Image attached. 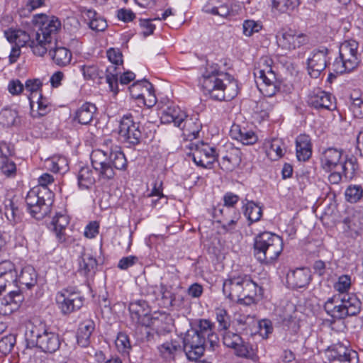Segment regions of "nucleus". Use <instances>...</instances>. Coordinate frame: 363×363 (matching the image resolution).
<instances>
[{"mask_svg":"<svg viewBox=\"0 0 363 363\" xmlns=\"http://www.w3.org/2000/svg\"><path fill=\"white\" fill-rule=\"evenodd\" d=\"M129 311L132 320L142 326L145 318L152 315L147 301L143 300L132 301L129 305Z\"/></svg>","mask_w":363,"mask_h":363,"instance_id":"aec40b11","label":"nucleus"},{"mask_svg":"<svg viewBox=\"0 0 363 363\" xmlns=\"http://www.w3.org/2000/svg\"><path fill=\"white\" fill-rule=\"evenodd\" d=\"M30 114L33 118L44 116L51 111L50 100L40 94L35 99L29 97Z\"/></svg>","mask_w":363,"mask_h":363,"instance_id":"b1692460","label":"nucleus"},{"mask_svg":"<svg viewBox=\"0 0 363 363\" xmlns=\"http://www.w3.org/2000/svg\"><path fill=\"white\" fill-rule=\"evenodd\" d=\"M31 337L36 345L45 352H54L60 345L59 336L45 323L35 325L31 331Z\"/></svg>","mask_w":363,"mask_h":363,"instance_id":"6e6552de","label":"nucleus"},{"mask_svg":"<svg viewBox=\"0 0 363 363\" xmlns=\"http://www.w3.org/2000/svg\"><path fill=\"white\" fill-rule=\"evenodd\" d=\"M342 169L343 177L346 180L354 179L359 170L357 158L353 155L346 156L342 164Z\"/></svg>","mask_w":363,"mask_h":363,"instance_id":"37998d69","label":"nucleus"},{"mask_svg":"<svg viewBox=\"0 0 363 363\" xmlns=\"http://www.w3.org/2000/svg\"><path fill=\"white\" fill-rule=\"evenodd\" d=\"M143 326L150 328L158 335H164L171 331L173 323L172 318L164 312L155 311L145 318Z\"/></svg>","mask_w":363,"mask_h":363,"instance_id":"f3484780","label":"nucleus"},{"mask_svg":"<svg viewBox=\"0 0 363 363\" xmlns=\"http://www.w3.org/2000/svg\"><path fill=\"white\" fill-rule=\"evenodd\" d=\"M189 325L190 328L183 336V351L188 359L198 360L203 354L206 339L192 324Z\"/></svg>","mask_w":363,"mask_h":363,"instance_id":"9d476101","label":"nucleus"},{"mask_svg":"<svg viewBox=\"0 0 363 363\" xmlns=\"http://www.w3.org/2000/svg\"><path fill=\"white\" fill-rule=\"evenodd\" d=\"M162 101L157 103V107L160 115V120L162 123H169L173 122L176 126H179L182 123V118H179V111L168 105L166 108H164Z\"/></svg>","mask_w":363,"mask_h":363,"instance_id":"f704fd0d","label":"nucleus"},{"mask_svg":"<svg viewBox=\"0 0 363 363\" xmlns=\"http://www.w3.org/2000/svg\"><path fill=\"white\" fill-rule=\"evenodd\" d=\"M241 338L238 334L227 331L223 335V342L226 347L234 350L238 344L241 342Z\"/></svg>","mask_w":363,"mask_h":363,"instance_id":"680f3d73","label":"nucleus"},{"mask_svg":"<svg viewBox=\"0 0 363 363\" xmlns=\"http://www.w3.org/2000/svg\"><path fill=\"white\" fill-rule=\"evenodd\" d=\"M358 43L350 40L342 43L339 49V57L332 63L331 69L337 74L349 72L357 67L360 62Z\"/></svg>","mask_w":363,"mask_h":363,"instance_id":"423d86ee","label":"nucleus"},{"mask_svg":"<svg viewBox=\"0 0 363 363\" xmlns=\"http://www.w3.org/2000/svg\"><path fill=\"white\" fill-rule=\"evenodd\" d=\"M332 50L325 46L314 49L307 59V70L313 78H318L329 65Z\"/></svg>","mask_w":363,"mask_h":363,"instance_id":"ddd939ff","label":"nucleus"},{"mask_svg":"<svg viewBox=\"0 0 363 363\" xmlns=\"http://www.w3.org/2000/svg\"><path fill=\"white\" fill-rule=\"evenodd\" d=\"M245 291L242 294L240 301H239L238 303L245 306H250L255 303L257 298L262 296V288L259 287L252 280L251 282L245 284Z\"/></svg>","mask_w":363,"mask_h":363,"instance_id":"473e14b6","label":"nucleus"},{"mask_svg":"<svg viewBox=\"0 0 363 363\" xmlns=\"http://www.w3.org/2000/svg\"><path fill=\"white\" fill-rule=\"evenodd\" d=\"M117 351L123 355H128L131 350V343L128 335L119 333L115 340Z\"/></svg>","mask_w":363,"mask_h":363,"instance_id":"603ef678","label":"nucleus"},{"mask_svg":"<svg viewBox=\"0 0 363 363\" xmlns=\"http://www.w3.org/2000/svg\"><path fill=\"white\" fill-rule=\"evenodd\" d=\"M215 313L219 328L226 330L230 325V317L227 311L223 308H217Z\"/></svg>","mask_w":363,"mask_h":363,"instance_id":"4d7b16f0","label":"nucleus"},{"mask_svg":"<svg viewBox=\"0 0 363 363\" xmlns=\"http://www.w3.org/2000/svg\"><path fill=\"white\" fill-rule=\"evenodd\" d=\"M326 355L329 361L340 363H358L357 352L338 342L328 347Z\"/></svg>","mask_w":363,"mask_h":363,"instance_id":"a211bd4d","label":"nucleus"},{"mask_svg":"<svg viewBox=\"0 0 363 363\" xmlns=\"http://www.w3.org/2000/svg\"><path fill=\"white\" fill-rule=\"evenodd\" d=\"M234 354L239 357L252 359L255 356V352L252 346L241 338V342L238 344L234 349Z\"/></svg>","mask_w":363,"mask_h":363,"instance_id":"5fc2aeb1","label":"nucleus"},{"mask_svg":"<svg viewBox=\"0 0 363 363\" xmlns=\"http://www.w3.org/2000/svg\"><path fill=\"white\" fill-rule=\"evenodd\" d=\"M148 301L156 302L157 305L168 307L172 305V297L169 291L163 286L151 287L149 290Z\"/></svg>","mask_w":363,"mask_h":363,"instance_id":"bb28decb","label":"nucleus"},{"mask_svg":"<svg viewBox=\"0 0 363 363\" xmlns=\"http://www.w3.org/2000/svg\"><path fill=\"white\" fill-rule=\"evenodd\" d=\"M96 182L92 169L89 167H83L77 174L78 186L81 190L91 189Z\"/></svg>","mask_w":363,"mask_h":363,"instance_id":"a19ab883","label":"nucleus"},{"mask_svg":"<svg viewBox=\"0 0 363 363\" xmlns=\"http://www.w3.org/2000/svg\"><path fill=\"white\" fill-rule=\"evenodd\" d=\"M308 105L316 109L333 110L335 108L334 98L320 89L313 90L308 97Z\"/></svg>","mask_w":363,"mask_h":363,"instance_id":"6ab92c4d","label":"nucleus"},{"mask_svg":"<svg viewBox=\"0 0 363 363\" xmlns=\"http://www.w3.org/2000/svg\"><path fill=\"white\" fill-rule=\"evenodd\" d=\"M0 169L7 176H11L16 173V164L7 157H0Z\"/></svg>","mask_w":363,"mask_h":363,"instance_id":"e2e57ef3","label":"nucleus"},{"mask_svg":"<svg viewBox=\"0 0 363 363\" xmlns=\"http://www.w3.org/2000/svg\"><path fill=\"white\" fill-rule=\"evenodd\" d=\"M23 301V296L20 291H10L3 299L2 304L8 308L1 309L5 314H9L16 311Z\"/></svg>","mask_w":363,"mask_h":363,"instance_id":"79ce46f5","label":"nucleus"},{"mask_svg":"<svg viewBox=\"0 0 363 363\" xmlns=\"http://www.w3.org/2000/svg\"><path fill=\"white\" fill-rule=\"evenodd\" d=\"M296 157L299 161L308 160L312 155V143L308 135L301 134L296 139Z\"/></svg>","mask_w":363,"mask_h":363,"instance_id":"cd10ccee","label":"nucleus"},{"mask_svg":"<svg viewBox=\"0 0 363 363\" xmlns=\"http://www.w3.org/2000/svg\"><path fill=\"white\" fill-rule=\"evenodd\" d=\"M107 57L111 65L106 68V82L110 90L116 94L118 92V75L121 72V67L123 66V55L118 49L110 48L106 52Z\"/></svg>","mask_w":363,"mask_h":363,"instance_id":"4468645a","label":"nucleus"},{"mask_svg":"<svg viewBox=\"0 0 363 363\" xmlns=\"http://www.w3.org/2000/svg\"><path fill=\"white\" fill-rule=\"evenodd\" d=\"M283 250V240L279 235L264 232L257 235L254 240V255L262 264H271Z\"/></svg>","mask_w":363,"mask_h":363,"instance_id":"20e7f679","label":"nucleus"},{"mask_svg":"<svg viewBox=\"0 0 363 363\" xmlns=\"http://www.w3.org/2000/svg\"><path fill=\"white\" fill-rule=\"evenodd\" d=\"M55 301L63 315H69L79 310L84 304V298L80 294L70 289H63L58 291Z\"/></svg>","mask_w":363,"mask_h":363,"instance_id":"f8f14e48","label":"nucleus"},{"mask_svg":"<svg viewBox=\"0 0 363 363\" xmlns=\"http://www.w3.org/2000/svg\"><path fill=\"white\" fill-rule=\"evenodd\" d=\"M189 324H192L196 330H199V333L203 337L214 334L213 328L214 323L208 319H195L188 320Z\"/></svg>","mask_w":363,"mask_h":363,"instance_id":"09e8293b","label":"nucleus"},{"mask_svg":"<svg viewBox=\"0 0 363 363\" xmlns=\"http://www.w3.org/2000/svg\"><path fill=\"white\" fill-rule=\"evenodd\" d=\"M309 281L310 274L307 269L298 268L290 271L286 274V282L293 289L305 287Z\"/></svg>","mask_w":363,"mask_h":363,"instance_id":"4be33fe9","label":"nucleus"},{"mask_svg":"<svg viewBox=\"0 0 363 363\" xmlns=\"http://www.w3.org/2000/svg\"><path fill=\"white\" fill-rule=\"evenodd\" d=\"M95 329V323L91 319H86L79 325L77 333V344L86 347L90 344V337Z\"/></svg>","mask_w":363,"mask_h":363,"instance_id":"c756f323","label":"nucleus"},{"mask_svg":"<svg viewBox=\"0 0 363 363\" xmlns=\"http://www.w3.org/2000/svg\"><path fill=\"white\" fill-rule=\"evenodd\" d=\"M345 200L351 203H355L363 198V188L361 185L350 184L345 191Z\"/></svg>","mask_w":363,"mask_h":363,"instance_id":"8fccbe9b","label":"nucleus"},{"mask_svg":"<svg viewBox=\"0 0 363 363\" xmlns=\"http://www.w3.org/2000/svg\"><path fill=\"white\" fill-rule=\"evenodd\" d=\"M263 67L255 69L254 75L260 91L267 97H272L279 91L274 72L270 65L271 60L262 59Z\"/></svg>","mask_w":363,"mask_h":363,"instance_id":"0eeeda50","label":"nucleus"},{"mask_svg":"<svg viewBox=\"0 0 363 363\" xmlns=\"http://www.w3.org/2000/svg\"><path fill=\"white\" fill-rule=\"evenodd\" d=\"M79 265V272L84 276H89L94 273L97 262L90 253H84L81 257Z\"/></svg>","mask_w":363,"mask_h":363,"instance_id":"c03bdc74","label":"nucleus"},{"mask_svg":"<svg viewBox=\"0 0 363 363\" xmlns=\"http://www.w3.org/2000/svg\"><path fill=\"white\" fill-rule=\"evenodd\" d=\"M21 286H24L27 289L34 286L37 282V273L35 269L27 265L23 267L18 274H16V280Z\"/></svg>","mask_w":363,"mask_h":363,"instance_id":"72a5a7b5","label":"nucleus"},{"mask_svg":"<svg viewBox=\"0 0 363 363\" xmlns=\"http://www.w3.org/2000/svg\"><path fill=\"white\" fill-rule=\"evenodd\" d=\"M233 138L240 141L244 145H252L256 143L257 138L255 133L245 128H241L240 125H233L230 130Z\"/></svg>","mask_w":363,"mask_h":363,"instance_id":"ea45409f","label":"nucleus"},{"mask_svg":"<svg viewBox=\"0 0 363 363\" xmlns=\"http://www.w3.org/2000/svg\"><path fill=\"white\" fill-rule=\"evenodd\" d=\"M240 275L233 277L224 281L223 291L227 298L235 302L240 301Z\"/></svg>","mask_w":363,"mask_h":363,"instance_id":"7c9ffc66","label":"nucleus"},{"mask_svg":"<svg viewBox=\"0 0 363 363\" xmlns=\"http://www.w3.org/2000/svg\"><path fill=\"white\" fill-rule=\"evenodd\" d=\"M277 44L285 51H292L306 45L308 37L301 32L291 28L281 29L276 35Z\"/></svg>","mask_w":363,"mask_h":363,"instance_id":"9b49d317","label":"nucleus"},{"mask_svg":"<svg viewBox=\"0 0 363 363\" xmlns=\"http://www.w3.org/2000/svg\"><path fill=\"white\" fill-rule=\"evenodd\" d=\"M201 129V124L197 118H189L188 116L183 118V139L186 144L199 136Z\"/></svg>","mask_w":363,"mask_h":363,"instance_id":"c85d7f7f","label":"nucleus"},{"mask_svg":"<svg viewBox=\"0 0 363 363\" xmlns=\"http://www.w3.org/2000/svg\"><path fill=\"white\" fill-rule=\"evenodd\" d=\"M4 33L5 38L9 43H13L14 45H18L21 48L25 47L27 45H29L31 41L30 35L26 31L21 29L9 28L4 30Z\"/></svg>","mask_w":363,"mask_h":363,"instance_id":"2f4dec72","label":"nucleus"},{"mask_svg":"<svg viewBox=\"0 0 363 363\" xmlns=\"http://www.w3.org/2000/svg\"><path fill=\"white\" fill-rule=\"evenodd\" d=\"M96 107L91 103L83 104L75 112L74 120L82 125L89 124L94 118Z\"/></svg>","mask_w":363,"mask_h":363,"instance_id":"e433bc0d","label":"nucleus"},{"mask_svg":"<svg viewBox=\"0 0 363 363\" xmlns=\"http://www.w3.org/2000/svg\"><path fill=\"white\" fill-rule=\"evenodd\" d=\"M56 42L37 32L35 38L31 40L29 47L33 55L43 57L55 46Z\"/></svg>","mask_w":363,"mask_h":363,"instance_id":"412c9836","label":"nucleus"},{"mask_svg":"<svg viewBox=\"0 0 363 363\" xmlns=\"http://www.w3.org/2000/svg\"><path fill=\"white\" fill-rule=\"evenodd\" d=\"M49 55L54 62L59 66H66L69 65L72 60V52L67 48L57 45V43L50 50Z\"/></svg>","mask_w":363,"mask_h":363,"instance_id":"c9c22d12","label":"nucleus"},{"mask_svg":"<svg viewBox=\"0 0 363 363\" xmlns=\"http://www.w3.org/2000/svg\"><path fill=\"white\" fill-rule=\"evenodd\" d=\"M90 158L92 167L101 179H112L116 169L125 170L127 167V160L121 147L109 138L104 140L101 148L91 152Z\"/></svg>","mask_w":363,"mask_h":363,"instance_id":"f03ea898","label":"nucleus"},{"mask_svg":"<svg viewBox=\"0 0 363 363\" xmlns=\"http://www.w3.org/2000/svg\"><path fill=\"white\" fill-rule=\"evenodd\" d=\"M351 286V277L349 275H342L335 284L334 288L337 291L343 294L347 291Z\"/></svg>","mask_w":363,"mask_h":363,"instance_id":"69168bd1","label":"nucleus"},{"mask_svg":"<svg viewBox=\"0 0 363 363\" xmlns=\"http://www.w3.org/2000/svg\"><path fill=\"white\" fill-rule=\"evenodd\" d=\"M326 313L334 318L342 319L347 316L357 315L361 308V302L353 295L333 296L325 303Z\"/></svg>","mask_w":363,"mask_h":363,"instance_id":"39448f33","label":"nucleus"},{"mask_svg":"<svg viewBox=\"0 0 363 363\" xmlns=\"http://www.w3.org/2000/svg\"><path fill=\"white\" fill-rule=\"evenodd\" d=\"M119 136L125 143L135 145L140 143L141 132L131 113L123 115L120 121Z\"/></svg>","mask_w":363,"mask_h":363,"instance_id":"2eb2a0df","label":"nucleus"},{"mask_svg":"<svg viewBox=\"0 0 363 363\" xmlns=\"http://www.w3.org/2000/svg\"><path fill=\"white\" fill-rule=\"evenodd\" d=\"M294 8L295 4L291 0H272V9L279 13H288Z\"/></svg>","mask_w":363,"mask_h":363,"instance_id":"13d9d810","label":"nucleus"},{"mask_svg":"<svg viewBox=\"0 0 363 363\" xmlns=\"http://www.w3.org/2000/svg\"><path fill=\"white\" fill-rule=\"evenodd\" d=\"M262 29V25L253 20H246L242 24L243 34L251 36L254 33H257Z\"/></svg>","mask_w":363,"mask_h":363,"instance_id":"0e129e2a","label":"nucleus"},{"mask_svg":"<svg viewBox=\"0 0 363 363\" xmlns=\"http://www.w3.org/2000/svg\"><path fill=\"white\" fill-rule=\"evenodd\" d=\"M16 343V337L13 335H8L0 340V352L6 354L9 353Z\"/></svg>","mask_w":363,"mask_h":363,"instance_id":"bf43d9fd","label":"nucleus"},{"mask_svg":"<svg viewBox=\"0 0 363 363\" xmlns=\"http://www.w3.org/2000/svg\"><path fill=\"white\" fill-rule=\"evenodd\" d=\"M244 215L250 221V224L259 221L262 216V207L252 201H247L243 206Z\"/></svg>","mask_w":363,"mask_h":363,"instance_id":"a18cd8bd","label":"nucleus"},{"mask_svg":"<svg viewBox=\"0 0 363 363\" xmlns=\"http://www.w3.org/2000/svg\"><path fill=\"white\" fill-rule=\"evenodd\" d=\"M54 182L53 177L44 173L38 178L39 186L30 189L26 197L27 210L35 218L40 220L49 212L52 204V193L47 189Z\"/></svg>","mask_w":363,"mask_h":363,"instance_id":"7ed1b4c3","label":"nucleus"},{"mask_svg":"<svg viewBox=\"0 0 363 363\" xmlns=\"http://www.w3.org/2000/svg\"><path fill=\"white\" fill-rule=\"evenodd\" d=\"M44 167L54 173H63L68 169V162L65 157L55 155L45 160Z\"/></svg>","mask_w":363,"mask_h":363,"instance_id":"4c0bfd02","label":"nucleus"},{"mask_svg":"<svg viewBox=\"0 0 363 363\" xmlns=\"http://www.w3.org/2000/svg\"><path fill=\"white\" fill-rule=\"evenodd\" d=\"M184 151L189 150V152H186V156L191 158L197 166L203 168H211L218 156L216 149L207 144L197 145L189 143L184 145Z\"/></svg>","mask_w":363,"mask_h":363,"instance_id":"1a4fd4ad","label":"nucleus"},{"mask_svg":"<svg viewBox=\"0 0 363 363\" xmlns=\"http://www.w3.org/2000/svg\"><path fill=\"white\" fill-rule=\"evenodd\" d=\"M342 156V150L329 147L320 156L321 167L325 171H330L339 164Z\"/></svg>","mask_w":363,"mask_h":363,"instance_id":"a878e982","label":"nucleus"},{"mask_svg":"<svg viewBox=\"0 0 363 363\" xmlns=\"http://www.w3.org/2000/svg\"><path fill=\"white\" fill-rule=\"evenodd\" d=\"M179 348L180 345L176 340L166 342L158 347L161 357L167 360L174 359L175 354Z\"/></svg>","mask_w":363,"mask_h":363,"instance_id":"de8ad7c7","label":"nucleus"},{"mask_svg":"<svg viewBox=\"0 0 363 363\" xmlns=\"http://www.w3.org/2000/svg\"><path fill=\"white\" fill-rule=\"evenodd\" d=\"M78 68L86 80L101 78L103 74V71L99 68L98 65L92 63L79 65Z\"/></svg>","mask_w":363,"mask_h":363,"instance_id":"49530a36","label":"nucleus"},{"mask_svg":"<svg viewBox=\"0 0 363 363\" xmlns=\"http://www.w3.org/2000/svg\"><path fill=\"white\" fill-rule=\"evenodd\" d=\"M145 82H149L146 79L134 82L130 87L129 91L132 98L139 99L140 96L142 95V92L143 89L146 86Z\"/></svg>","mask_w":363,"mask_h":363,"instance_id":"338daca9","label":"nucleus"},{"mask_svg":"<svg viewBox=\"0 0 363 363\" xmlns=\"http://www.w3.org/2000/svg\"><path fill=\"white\" fill-rule=\"evenodd\" d=\"M18 113L16 110L5 108L0 111V124L4 127H11L16 124Z\"/></svg>","mask_w":363,"mask_h":363,"instance_id":"3c124183","label":"nucleus"},{"mask_svg":"<svg viewBox=\"0 0 363 363\" xmlns=\"http://www.w3.org/2000/svg\"><path fill=\"white\" fill-rule=\"evenodd\" d=\"M201 83L205 94L216 101H230L238 92L234 77L220 71L216 63L207 62L202 68Z\"/></svg>","mask_w":363,"mask_h":363,"instance_id":"f257e3e1","label":"nucleus"},{"mask_svg":"<svg viewBox=\"0 0 363 363\" xmlns=\"http://www.w3.org/2000/svg\"><path fill=\"white\" fill-rule=\"evenodd\" d=\"M16 280V271L14 264L9 260L0 262V295L5 291L8 283Z\"/></svg>","mask_w":363,"mask_h":363,"instance_id":"5701e85b","label":"nucleus"},{"mask_svg":"<svg viewBox=\"0 0 363 363\" xmlns=\"http://www.w3.org/2000/svg\"><path fill=\"white\" fill-rule=\"evenodd\" d=\"M4 213L9 223L13 226L20 223L22 220L23 213L17 205L12 200L7 199L4 202Z\"/></svg>","mask_w":363,"mask_h":363,"instance_id":"58836bf2","label":"nucleus"},{"mask_svg":"<svg viewBox=\"0 0 363 363\" xmlns=\"http://www.w3.org/2000/svg\"><path fill=\"white\" fill-rule=\"evenodd\" d=\"M34 20L39 25L38 33L57 42V35L62 28L61 21L57 17L40 13L35 15Z\"/></svg>","mask_w":363,"mask_h":363,"instance_id":"dca6fc26","label":"nucleus"},{"mask_svg":"<svg viewBox=\"0 0 363 363\" xmlns=\"http://www.w3.org/2000/svg\"><path fill=\"white\" fill-rule=\"evenodd\" d=\"M69 218L64 212H58L52 219L54 232L56 238L60 242L68 243L69 238L65 233V229L69 225Z\"/></svg>","mask_w":363,"mask_h":363,"instance_id":"393cba45","label":"nucleus"},{"mask_svg":"<svg viewBox=\"0 0 363 363\" xmlns=\"http://www.w3.org/2000/svg\"><path fill=\"white\" fill-rule=\"evenodd\" d=\"M43 83L39 79H28L25 84V89L30 93V96H34L35 99L40 93H39L41 89Z\"/></svg>","mask_w":363,"mask_h":363,"instance_id":"052dcab7","label":"nucleus"},{"mask_svg":"<svg viewBox=\"0 0 363 363\" xmlns=\"http://www.w3.org/2000/svg\"><path fill=\"white\" fill-rule=\"evenodd\" d=\"M350 110L355 118H363V100L359 98L354 99L350 105Z\"/></svg>","mask_w":363,"mask_h":363,"instance_id":"774afa93","label":"nucleus"},{"mask_svg":"<svg viewBox=\"0 0 363 363\" xmlns=\"http://www.w3.org/2000/svg\"><path fill=\"white\" fill-rule=\"evenodd\" d=\"M145 84H146V86L143 89L139 99H142L143 104L147 107L151 108L157 104V100L155 94L152 84L150 82H145Z\"/></svg>","mask_w":363,"mask_h":363,"instance_id":"864d4df0","label":"nucleus"},{"mask_svg":"<svg viewBox=\"0 0 363 363\" xmlns=\"http://www.w3.org/2000/svg\"><path fill=\"white\" fill-rule=\"evenodd\" d=\"M234 153L230 152L222 157V160L220 162L221 168L225 170L233 169L240 162L238 157L239 151L236 149H233Z\"/></svg>","mask_w":363,"mask_h":363,"instance_id":"6e6d98bb","label":"nucleus"}]
</instances>
